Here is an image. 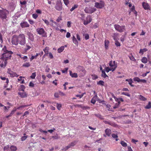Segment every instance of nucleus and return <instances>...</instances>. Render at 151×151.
<instances>
[{
  "mask_svg": "<svg viewBox=\"0 0 151 151\" xmlns=\"http://www.w3.org/2000/svg\"><path fill=\"white\" fill-rule=\"evenodd\" d=\"M9 13V11L6 9H0V18L3 21H6L7 20V16Z\"/></svg>",
  "mask_w": 151,
  "mask_h": 151,
  "instance_id": "obj_1",
  "label": "nucleus"
},
{
  "mask_svg": "<svg viewBox=\"0 0 151 151\" xmlns=\"http://www.w3.org/2000/svg\"><path fill=\"white\" fill-rule=\"evenodd\" d=\"M3 50L4 51V53H3L1 57V59L3 60H7V59L10 58L11 56V55L13 52L10 51H8L3 49Z\"/></svg>",
  "mask_w": 151,
  "mask_h": 151,
  "instance_id": "obj_2",
  "label": "nucleus"
},
{
  "mask_svg": "<svg viewBox=\"0 0 151 151\" xmlns=\"http://www.w3.org/2000/svg\"><path fill=\"white\" fill-rule=\"evenodd\" d=\"M18 42L21 45H23L26 43L25 36L23 34H19L18 36Z\"/></svg>",
  "mask_w": 151,
  "mask_h": 151,
  "instance_id": "obj_3",
  "label": "nucleus"
},
{
  "mask_svg": "<svg viewBox=\"0 0 151 151\" xmlns=\"http://www.w3.org/2000/svg\"><path fill=\"white\" fill-rule=\"evenodd\" d=\"M55 8L58 11H60L62 10L63 8L62 4L60 0L57 1Z\"/></svg>",
  "mask_w": 151,
  "mask_h": 151,
  "instance_id": "obj_4",
  "label": "nucleus"
},
{
  "mask_svg": "<svg viewBox=\"0 0 151 151\" xmlns=\"http://www.w3.org/2000/svg\"><path fill=\"white\" fill-rule=\"evenodd\" d=\"M37 33L40 35H42V37H46V34L44 29L43 28H39L36 30Z\"/></svg>",
  "mask_w": 151,
  "mask_h": 151,
  "instance_id": "obj_5",
  "label": "nucleus"
},
{
  "mask_svg": "<svg viewBox=\"0 0 151 151\" xmlns=\"http://www.w3.org/2000/svg\"><path fill=\"white\" fill-rule=\"evenodd\" d=\"M114 27L116 30L120 32H123L125 29L124 26H121L118 24H115L114 25Z\"/></svg>",
  "mask_w": 151,
  "mask_h": 151,
  "instance_id": "obj_6",
  "label": "nucleus"
},
{
  "mask_svg": "<svg viewBox=\"0 0 151 151\" xmlns=\"http://www.w3.org/2000/svg\"><path fill=\"white\" fill-rule=\"evenodd\" d=\"M12 43L13 45H17L19 43L18 36L14 35L12 39Z\"/></svg>",
  "mask_w": 151,
  "mask_h": 151,
  "instance_id": "obj_7",
  "label": "nucleus"
},
{
  "mask_svg": "<svg viewBox=\"0 0 151 151\" xmlns=\"http://www.w3.org/2000/svg\"><path fill=\"white\" fill-rule=\"evenodd\" d=\"M96 9L94 8L86 7L84 9V11L86 13L92 14L96 11Z\"/></svg>",
  "mask_w": 151,
  "mask_h": 151,
  "instance_id": "obj_8",
  "label": "nucleus"
},
{
  "mask_svg": "<svg viewBox=\"0 0 151 151\" xmlns=\"http://www.w3.org/2000/svg\"><path fill=\"white\" fill-rule=\"evenodd\" d=\"M7 72L8 74L10 75V76L12 77H13L15 76L17 77L19 76V75H17L15 73H14L12 71H11L10 68H9L8 69Z\"/></svg>",
  "mask_w": 151,
  "mask_h": 151,
  "instance_id": "obj_9",
  "label": "nucleus"
},
{
  "mask_svg": "<svg viewBox=\"0 0 151 151\" xmlns=\"http://www.w3.org/2000/svg\"><path fill=\"white\" fill-rule=\"evenodd\" d=\"M104 4L103 3L96 2L95 3V6L97 9H101L104 6Z\"/></svg>",
  "mask_w": 151,
  "mask_h": 151,
  "instance_id": "obj_10",
  "label": "nucleus"
},
{
  "mask_svg": "<svg viewBox=\"0 0 151 151\" xmlns=\"http://www.w3.org/2000/svg\"><path fill=\"white\" fill-rule=\"evenodd\" d=\"M92 20V19L91 16H88L86 18V20L84 21L83 24L84 25H86L90 23Z\"/></svg>",
  "mask_w": 151,
  "mask_h": 151,
  "instance_id": "obj_11",
  "label": "nucleus"
},
{
  "mask_svg": "<svg viewBox=\"0 0 151 151\" xmlns=\"http://www.w3.org/2000/svg\"><path fill=\"white\" fill-rule=\"evenodd\" d=\"M22 28H25L29 27V24L26 22H22L20 24Z\"/></svg>",
  "mask_w": 151,
  "mask_h": 151,
  "instance_id": "obj_12",
  "label": "nucleus"
},
{
  "mask_svg": "<svg viewBox=\"0 0 151 151\" xmlns=\"http://www.w3.org/2000/svg\"><path fill=\"white\" fill-rule=\"evenodd\" d=\"M27 35L28 36V38L31 41H33L34 40L33 35L29 32H27Z\"/></svg>",
  "mask_w": 151,
  "mask_h": 151,
  "instance_id": "obj_13",
  "label": "nucleus"
},
{
  "mask_svg": "<svg viewBox=\"0 0 151 151\" xmlns=\"http://www.w3.org/2000/svg\"><path fill=\"white\" fill-rule=\"evenodd\" d=\"M18 94L22 98L27 97V94L24 91H23L22 92H19Z\"/></svg>",
  "mask_w": 151,
  "mask_h": 151,
  "instance_id": "obj_14",
  "label": "nucleus"
},
{
  "mask_svg": "<svg viewBox=\"0 0 151 151\" xmlns=\"http://www.w3.org/2000/svg\"><path fill=\"white\" fill-rule=\"evenodd\" d=\"M117 66H115V67L114 68H110L109 67H106V71L108 73L109 72L110 70H111L112 71H114V70L116 68Z\"/></svg>",
  "mask_w": 151,
  "mask_h": 151,
  "instance_id": "obj_15",
  "label": "nucleus"
},
{
  "mask_svg": "<svg viewBox=\"0 0 151 151\" xmlns=\"http://www.w3.org/2000/svg\"><path fill=\"white\" fill-rule=\"evenodd\" d=\"M69 74L70 76L72 78H77L78 76L76 73H73L70 70L69 71Z\"/></svg>",
  "mask_w": 151,
  "mask_h": 151,
  "instance_id": "obj_16",
  "label": "nucleus"
},
{
  "mask_svg": "<svg viewBox=\"0 0 151 151\" xmlns=\"http://www.w3.org/2000/svg\"><path fill=\"white\" fill-rule=\"evenodd\" d=\"M142 6L145 9L147 10L149 9V7L148 4L145 2H143L142 4Z\"/></svg>",
  "mask_w": 151,
  "mask_h": 151,
  "instance_id": "obj_17",
  "label": "nucleus"
},
{
  "mask_svg": "<svg viewBox=\"0 0 151 151\" xmlns=\"http://www.w3.org/2000/svg\"><path fill=\"white\" fill-rule=\"evenodd\" d=\"M105 132L106 135L108 136H109L111 133V130L110 129H106L105 130Z\"/></svg>",
  "mask_w": 151,
  "mask_h": 151,
  "instance_id": "obj_18",
  "label": "nucleus"
},
{
  "mask_svg": "<svg viewBox=\"0 0 151 151\" xmlns=\"http://www.w3.org/2000/svg\"><path fill=\"white\" fill-rule=\"evenodd\" d=\"M80 75L81 77L84 76L86 74V71L85 69L84 68L82 70L79 72Z\"/></svg>",
  "mask_w": 151,
  "mask_h": 151,
  "instance_id": "obj_19",
  "label": "nucleus"
},
{
  "mask_svg": "<svg viewBox=\"0 0 151 151\" xmlns=\"http://www.w3.org/2000/svg\"><path fill=\"white\" fill-rule=\"evenodd\" d=\"M97 99H98L97 96V95L95 96L91 99V102L93 104H94L95 103L96 100H97Z\"/></svg>",
  "mask_w": 151,
  "mask_h": 151,
  "instance_id": "obj_20",
  "label": "nucleus"
},
{
  "mask_svg": "<svg viewBox=\"0 0 151 151\" xmlns=\"http://www.w3.org/2000/svg\"><path fill=\"white\" fill-rule=\"evenodd\" d=\"M126 81H128L129 82V84L132 87L134 86V85L132 84V83L133 82L132 80L131 79H127L126 80Z\"/></svg>",
  "mask_w": 151,
  "mask_h": 151,
  "instance_id": "obj_21",
  "label": "nucleus"
},
{
  "mask_svg": "<svg viewBox=\"0 0 151 151\" xmlns=\"http://www.w3.org/2000/svg\"><path fill=\"white\" fill-rule=\"evenodd\" d=\"M64 46H62L58 49V53H61L64 50Z\"/></svg>",
  "mask_w": 151,
  "mask_h": 151,
  "instance_id": "obj_22",
  "label": "nucleus"
},
{
  "mask_svg": "<svg viewBox=\"0 0 151 151\" xmlns=\"http://www.w3.org/2000/svg\"><path fill=\"white\" fill-rule=\"evenodd\" d=\"M10 149L11 151H15L17 149V147L14 145L11 146L10 147Z\"/></svg>",
  "mask_w": 151,
  "mask_h": 151,
  "instance_id": "obj_23",
  "label": "nucleus"
},
{
  "mask_svg": "<svg viewBox=\"0 0 151 151\" xmlns=\"http://www.w3.org/2000/svg\"><path fill=\"white\" fill-rule=\"evenodd\" d=\"M105 46L106 49H107L108 47L109 41L108 40H106L104 41Z\"/></svg>",
  "mask_w": 151,
  "mask_h": 151,
  "instance_id": "obj_24",
  "label": "nucleus"
},
{
  "mask_svg": "<svg viewBox=\"0 0 151 151\" xmlns=\"http://www.w3.org/2000/svg\"><path fill=\"white\" fill-rule=\"evenodd\" d=\"M78 141L75 140L72 142L70 145L71 147H73L78 142Z\"/></svg>",
  "mask_w": 151,
  "mask_h": 151,
  "instance_id": "obj_25",
  "label": "nucleus"
},
{
  "mask_svg": "<svg viewBox=\"0 0 151 151\" xmlns=\"http://www.w3.org/2000/svg\"><path fill=\"white\" fill-rule=\"evenodd\" d=\"M112 137L113 138L115 139V140L116 141H117L118 140V136L117 134H111Z\"/></svg>",
  "mask_w": 151,
  "mask_h": 151,
  "instance_id": "obj_26",
  "label": "nucleus"
},
{
  "mask_svg": "<svg viewBox=\"0 0 151 151\" xmlns=\"http://www.w3.org/2000/svg\"><path fill=\"white\" fill-rule=\"evenodd\" d=\"M94 115L98 117L101 119L103 120L104 119V118H103V117L100 114H95Z\"/></svg>",
  "mask_w": 151,
  "mask_h": 151,
  "instance_id": "obj_27",
  "label": "nucleus"
},
{
  "mask_svg": "<svg viewBox=\"0 0 151 151\" xmlns=\"http://www.w3.org/2000/svg\"><path fill=\"white\" fill-rule=\"evenodd\" d=\"M1 79L3 80H6V83L8 84L9 83V80L7 78H6L5 77H0Z\"/></svg>",
  "mask_w": 151,
  "mask_h": 151,
  "instance_id": "obj_28",
  "label": "nucleus"
},
{
  "mask_svg": "<svg viewBox=\"0 0 151 151\" xmlns=\"http://www.w3.org/2000/svg\"><path fill=\"white\" fill-rule=\"evenodd\" d=\"M62 107V105L60 104L57 103L56 104V107L59 110H60Z\"/></svg>",
  "mask_w": 151,
  "mask_h": 151,
  "instance_id": "obj_29",
  "label": "nucleus"
},
{
  "mask_svg": "<svg viewBox=\"0 0 151 151\" xmlns=\"http://www.w3.org/2000/svg\"><path fill=\"white\" fill-rule=\"evenodd\" d=\"M147 58L146 57H143L142 59V62L144 63H146L147 62Z\"/></svg>",
  "mask_w": 151,
  "mask_h": 151,
  "instance_id": "obj_30",
  "label": "nucleus"
},
{
  "mask_svg": "<svg viewBox=\"0 0 151 151\" xmlns=\"http://www.w3.org/2000/svg\"><path fill=\"white\" fill-rule=\"evenodd\" d=\"M25 88V87L23 85H21L20 86L19 90V91H24V90Z\"/></svg>",
  "mask_w": 151,
  "mask_h": 151,
  "instance_id": "obj_31",
  "label": "nucleus"
},
{
  "mask_svg": "<svg viewBox=\"0 0 151 151\" xmlns=\"http://www.w3.org/2000/svg\"><path fill=\"white\" fill-rule=\"evenodd\" d=\"M101 76L104 78H105L106 77H108V76L106 74L104 70H102V71Z\"/></svg>",
  "mask_w": 151,
  "mask_h": 151,
  "instance_id": "obj_32",
  "label": "nucleus"
},
{
  "mask_svg": "<svg viewBox=\"0 0 151 151\" xmlns=\"http://www.w3.org/2000/svg\"><path fill=\"white\" fill-rule=\"evenodd\" d=\"M104 82L102 81H100L97 83V84L102 86H104Z\"/></svg>",
  "mask_w": 151,
  "mask_h": 151,
  "instance_id": "obj_33",
  "label": "nucleus"
},
{
  "mask_svg": "<svg viewBox=\"0 0 151 151\" xmlns=\"http://www.w3.org/2000/svg\"><path fill=\"white\" fill-rule=\"evenodd\" d=\"M48 50L49 47H46L45 48L43 49V51L46 54H47L48 53Z\"/></svg>",
  "mask_w": 151,
  "mask_h": 151,
  "instance_id": "obj_34",
  "label": "nucleus"
},
{
  "mask_svg": "<svg viewBox=\"0 0 151 151\" xmlns=\"http://www.w3.org/2000/svg\"><path fill=\"white\" fill-rule=\"evenodd\" d=\"M121 144L124 147H126L127 146V144L124 141H122L121 142Z\"/></svg>",
  "mask_w": 151,
  "mask_h": 151,
  "instance_id": "obj_35",
  "label": "nucleus"
},
{
  "mask_svg": "<svg viewBox=\"0 0 151 151\" xmlns=\"http://www.w3.org/2000/svg\"><path fill=\"white\" fill-rule=\"evenodd\" d=\"M23 66L25 67H28L30 66V64L29 63H27L24 64Z\"/></svg>",
  "mask_w": 151,
  "mask_h": 151,
  "instance_id": "obj_36",
  "label": "nucleus"
},
{
  "mask_svg": "<svg viewBox=\"0 0 151 151\" xmlns=\"http://www.w3.org/2000/svg\"><path fill=\"white\" fill-rule=\"evenodd\" d=\"M139 98L140 100L142 101H145L147 100L146 98L141 95L139 96Z\"/></svg>",
  "mask_w": 151,
  "mask_h": 151,
  "instance_id": "obj_37",
  "label": "nucleus"
},
{
  "mask_svg": "<svg viewBox=\"0 0 151 151\" xmlns=\"http://www.w3.org/2000/svg\"><path fill=\"white\" fill-rule=\"evenodd\" d=\"M78 7V5H75L74 6L72 7L70 9V11L71 12H72L75 9L77 8Z\"/></svg>",
  "mask_w": 151,
  "mask_h": 151,
  "instance_id": "obj_38",
  "label": "nucleus"
},
{
  "mask_svg": "<svg viewBox=\"0 0 151 151\" xmlns=\"http://www.w3.org/2000/svg\"><path fill=\"white\" fill-rule=\"evenodd\" d=\"M151 107V103L150 102H149L148 105L145 107V108L147 109H149Z\"/></svg>",
  "mask_w": 151,
  "mask_h": 151,
  "instance_id": "obj_39",
  "label": "nucleus"
},
{
  "mask_svg": "<svg viewBox=\"0 0 151 151\" xmlns=\"http://www.w3.org/2000/svg\"><path fill=\"white\" fill-rule=\"evenodd\" d=\"M84 68L82 66H78L77 67V70L79 72L82 70H83Z\"/></svg>",
  "mask_w": 151,
  "mask_h": 151,
  "instance_id": "obj_40",
  "label": "nucleus"
},
{
  "mask_svg": "<svg viewBox=\"0 0 151 151\" xmlns=\"http://www.w3.org/2000/svg\"><path fill=\"white\" fill-rule=\"evenodd\" d=\"M147 51V50L146 48H144L143 49H141L139 51V53H143L144 52H146Z\"/></svg>",
  "mask_w": 151,
  "mask_h": 151,
  "instance_id": "obj_41",
  "label": "nucleus"
},
{
  "mask_svg": "<svg viewBox=\"0 0 151 151\" xmlns=\"http://www.w3.org/2000/svg\"><path fill=\"white\" fill-rule=\"evenodd\" d=\"M31 48V47L30 46L27 44L26 45V47L24 48V50L25 51H27L29 49Z\"/></svg>",
  "mask_w": 151,
  "mask_h": 151,
  "instance_id": "obj_42",
  "label": "nucleus"
},
{
  "mask_svg": "<svg viewBox=\"0 0 151 151\" xmlns=\"http://www.w3.org/2000/svg\"><path fill=\"white\" fill-rule=\"evenodd\" d=\"M133 80L135 81H137L138 82H140V79L137 77H135L133 79Z\"/></svg>",
  "mask_w": 151,
  "mask_h": 151,
  "instance_id": "obj_43",
  "label": "nucleus"
},
{
  "mask_svg": "<svg viewBox=\"0 0 151 151\" xmlns=\"http://www.w3.org/2000/svg\"><path fill=\"white\" fill-rule=\"evenodd\" d=\"M44 107V105L43 104H42L40 105H39L38 106L37 109L39 110L42 109V108H43Z\"/></svg>",
  "mask_w": 151,
  "mask_h": 151,
  "instance_id": "obj_44",
  "label": "nucleus"
},
{
  "mask_svg": "<svg viewBox=\"0 0 151 151\" xmlns=\"http://www.w3.org/2000/svg\"><path fill=\"white\" fill-rule=\"evenodd\" d=\"M36 75V73H32L31 76H30V78L32 79H34Z\"/></svg>",
  "mask_w": 151,
  "mask_h": 151,
  "instance_id": "obj_45",
  "label": "nucleus"
},
{
  "mask_svg": "<svg viewBox=\"0 0 151 151\" xmlns=\"http://www.w3.org/2000/svg\"><path fill=\"white\" fill-rule=\"evenodd\" d=\"M120 103V101H118V103H116L115 104V106L113 108L114 109H116V108H117L119 106Z\"/></svg>",
  "mask_w": 151,
  "mask_h": 151,
  "instance_id": "obj_46",
  "label": "nucleus"
},
{
  "mask_svg": "<svg viewBox=\"0 0 151 151\" xmlns=\"http://www.w3.org/2000/svg\"><path fill=\"white\" fill-rule=\"evenodd\" d=\"M73 42L76 45H78V42L77 41L76 39H74V40H73Z\"/></svg>",
  "mask_w": 151,
  "mask_h": 151,
  "instance_id": "obj_47",
  "label": "nucleus"
},
{
  "mask_svg": "<svg viewBox=\"0 0 151 151\" xmlns=\"http://www.w3.org/2000/svg\"><path fill=\"white\" fill-rule=\"evenodd\" d=\"M92 77V79L93 80H95L98 77L96 75H91Z\"/></svg>",
  "mask_w": 151,
  "mask_h": 151,
  "instance_id": "obj_48",
  "label": "nucleus"
},
{
  "mask_svg": "<svg viewBox=\"0 0 151 151\" xmlns=\"http://www.w3.org/2000/svg\"><path fill=\"white\" fill-rule=\"evenodd\" d=\"M129 58L131 60L133 61H135V59L134 58V57L132 55H131V56H129Z\"/></svg>",
  "mask_w": 151,
  "mask_h": 151,
  "instance_id": "obj_49",
  "label": "nucleus"
},
{
  "mask_svg": "<svg viewBox=\"0 0 151 151\" xmlns=\"http://www.w3.org/2000/svg\"><path fill=\"white\" fill-rule=\"evenodd\" d=\"M109 65L111 68L114 67V65L112 63V61H110L109 63Z\"/></svg>",
  "mask_w": 151,
  "mask_h": 151,
  "instance_id": "obj_50",
  "label": "nucleus"
},
{
  "mask_svg": "<svg viewBox=\"0 0 151 151\" xmlns=\"http://www.w3.org/2000/svg\"><path fill=\"white\" fill-rule=\"evenodd\" d=\"M70 147L71 146H70V145H69L68 146H66L63 149V150L65 151Z\"/></svg>",
  "mask_w": 151,
  "mask_h": 151,
  "instance_id": "obj_51",
  "label": "nucleus"
},
{
  "mask_svg": "<svg viewBox=\"0 0 151 151\" xmlns=\"http://www.w3.org/2000/svg\"><path fill=\"white\" fill-rule=\"evenodd\" d=\"M64 4L67 6L69 4V2L68 0H63Z\"/></svg>",
  "mask_w": 151,
  "mask_h": 151,
  "instance_id": "obj_52",
  "label": "nucleus"
},
{
  "mask_svg": "<svg viewBox=\"0 0 151 151\" xmlns=\"http://www.w3.org/2000/svg\"><path fill=\"white\" fill-rule=\"evenodd\" d=\"M109 125H111L112 126H113L114 127H116L117 126L116 124L114 122H110L109 123Z\"/></svg>",
  "mask_w": 151,
  "mask_h": 151,
  "instance_id": "obj_53",
  "label": "nucleus"
},
{
  "mask_svg": "<svg viewBox=\"0 0 151 151\" xmlns=\"http://www.w3.org/2000/svg\"><path fill=\"white\" fill-rule=\"evenodd\" d=\"M131 10L133 12L134 14H136L137 12L135 11L134 10V6H132L131 9Z\"/></svg>",
  "mask_w": 151,
  "mask_h": 151,
  "instance_id": "obj_54",
  "label": "nucleus"
},
{
  "mask_svg": "<svg viewBox=\"0 0 151 151\" xmlns=\"http://www.w3.org/2000/svg\"><path fill=\"white\" fill-rule=\"evenodd\" d=\"M27 136H24L22 137L21 138L22 141H23L27 139Z\"/></svg>",
  "mask_w": 151,
  "mask_h": 151,
  "instance_id": "obj_55",
  "label": "nucleus"
},
{
  "mask_svg": "<svg viewBox=\"0 0 151 151\" xmlns=\"http://www.w3.org/2000/svg\"><path fill=\"white\" fill-rule=\"evenodd\" d=\"M83 93L81 95H76V96L77 97H79L80 99H81L83 96Z\"/></svg>",
  "mask_w": 151,
  "mask_h": 151,
  "instance_id": "obj_56",
  "label": "nucleus"
},
{
  "mask_svg": "<svg viewBox=\"0 0 151 151\" xmlns=\"http://www.w3.org/2000/svg\"><path fill=\"white\" fill-rule=\"evenodd\" d=\"M43 20L47 25H49V22L48 20L46 19H43Z\"/></svg>",
  "mask_w": 151,
  "mask_h": 151,
  "instance_id": "obj_57",
  "label": "nucleus"
},
{
  "mask_svg": "<svg viewBox=\"0 0 151 151\" xmlns=\"http://www.w3.org/2000/svg\"><path fill=\"white\" fill-rule=\"evenodd\" d=\"M122 95H124L126 96H130V95L128 93H125V92H122Z\"/></svg>",
  "mask_w": 151,
  "mask_h": 151,
  "instance_id": "obj_58",
  "label": "nucleus"
},
{
  "mask_svg": "<svg viewBox=\"0 0 151 151\" xmlns=\"http://www.w3.org/2000/svg\"><path fill=\"white\" fill-rule=\"evenodd\" d=\"M68 69V68H65L64 70H62V72L63 73H66L67 72V70Z\"/></svg>",
  "mask_w": 151,
  "mask_h": 151,
  "instance_id": "obj_59",
  "label": "nucleus"
},
{
  "mask_svg": "<svg viewBox=\"0 0 151 151\" xmlns=\"http://www.w3.org/2000/svg\"><path fill=\"white\" fill-rule=\"evenodd\" d=\"M71 22L70 21H68L67 22V26L68 27H70L71 26Z\"/></svg>",
  "mask_w": 151,
  "mask_h": 151,
  "instance_id": "obj_60",
  "label": "nucleus"
},
{
  "mask_svg": "<svg viewBox=\"0 0 151 151\" xmlns=\"http://www.w3.org/2000/svg\"><path fill=\"white\" fill-rule=\"evenodd\" d=\"M70 33L69 32H67L66 35V37L67 38H68L70 37Z\"/></svg>",
  "mask_w": 151,
  "mask_h": 151,
  "instance_id": "obj_61",
  "label": "nucleus"
},
{
  "mask_svg": "<svg viewBox=\"0 0 151 151\" xmlns=\"http://www.w3.org/2000/svg\"><path fill=\"white\" fill-rule=\"evenodd\" d=\"M85 38L86 40H88L89 38V36L88 34H86L85 35Z\"/></svg>",
  "mask_w": 151,
  "mask_h": 151,
  "instance_id": "obj_62",
  "label": "nucleus"
},
{
  "mask_svg": "<svg viewBox=\"0 0 151 151\" xmlns=\"http://www.w3.org/2000/svg\"><path fill=\"white\" fill-rule=\"evenodd\" d=\"M32 16L35 19H36L38 17V15L37 14H33Z\"/></svg>",
  "mask_w": 151,
  "mask_h": 151,
  "instance_id": "obj_63",
  "label": "nucleus"
},
{
  "mask_svg": "<svg viewBox=\"0 0 151 151\" xmlns=\"http://www.w3.org/2000/svg\"><path fill=\"white\" fill-rule=\"evenodd\" d=\"M115 44L117 46H120V44L117 41H116Z\"/></svg>",
  "mask_w": 151,
  "mask_h": 151,
  "instance_id": "obj_64",
  "label": "nucleus"
}]
</instances>
